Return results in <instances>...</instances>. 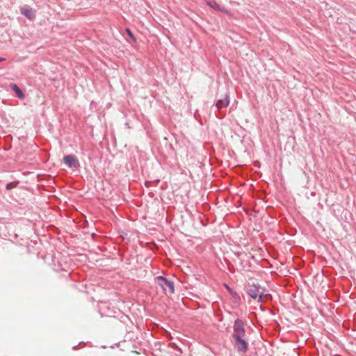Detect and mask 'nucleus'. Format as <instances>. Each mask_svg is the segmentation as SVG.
<instances>
[{"instance_id":"9","label":"nucleus","mask_w":356,"mask_h":356,"mask_svg":"<svg viewBox=\"0 0 356 356\" xmlns=\"http://www.w3.org/2000/svg\"><path fill=\"white\" fill-rule=\"evenodd\" d=\"M10 88L15 92L16 96L19 99H23L24 98V95L22 90L15 83H11Z\"/></svg>"},{"instance_id":"2","label":"nucleus","mask_w":356,"mask_h":356,"mask_svg":"<svg viewBox=\"0 0 356 356\" xmlns=\"http://www.w3.org/2000/svg\"><path fill=\"white\" fill-rule=\"evenodd\" d=\"M245 324L244 321L241 318H236L233 325V333L232 334V339L238 338H245Z\"/></svg>"},{"instance_id":"7","label":"nucleus","mask_w":356,"mask_h":356,"mask_svg":"<svg viewBox=\"0 0 356 356\" xmlns=\"http://www.w3.org/2000/svg\"><path fill=\"white\" fill-rule=\"evenodd\" d=\"M229 104V97L225 94L222 99H218L216 103V108L220 111L222 108H226Z\"/></svg>"},{"instance_id":"3","label":"nucleus","mask_w":356,"mask_h":356,"mask_svg":"<svg viewBox=\"0 0 356 356\" xmlns=\"http://www.w3.org/2000/svg\"><path fill=\"white\" fill-rule=\"evenodd\" d=\"M156 283L162 289L165 294H172L175 291L173 282L163 276H158L156 278Z\"/></svg>"},{"instance_id":"1","label":"nucleus","mask_w":356,"mask_h":356,"mask_svg":"<svg viewBox=\"0 0 356 356\" xmlns=\"http://www.w3.org/2000/svg\"><path fill=\"white\" fill-rule=\"evenodd\" d=\"M246 292L252 299L257 300L258 302H263L265 296H267L266 290L259 284L248 283Z\"/></svg>"},{"instance_id":"4","label":"nucleus","mask_w":356,"mask_h":356,"mask_svg":"<svg viewBox=\"0 0 356 356\" xmlns=\"http://www.w3.org/2000/svg\"><path fill=\"white\" fill-rule=\"evenodd\" d=\"M231 342L235 350L240 355H244L248 352L249 343L247 339V337H245V338L241 337L235 339H231Z\"/></svg>"},{"instance_id":"11","label":"nucleus","mask_w":356,"mask_h":356,"mask_svg":"<svg viewBox=\"0 0 356 356\" xmlns=\"http://www.w3.org/2000/svg\"><path fill=\"white\" fill-rule=\"evenodd\" d=\"M10 184H8L6 185V188L7 189H10Z\"/></svg>"},{"instance_id":"10","label":"nucleus","mask_w":356,"mask_h":356,"mask_svg":"<svg viewBox=\"0 0 356 356\" xmlns=\"http://www.w3.org/2000/svg\"><path fill=\"white\" fill-rule=\"evenodd\" d=\"M125 31L127 33V35H129V37L131 39V40L135 42L136 38H134V35L132 33V32L131 31V30L129 29H126Z\"/></svg>"},{"instance_id":"6","label":"nucleus","mask_w":356,"mask_h":356,"mask_svg":"<svg viewBox=\"0 0 356 356\" xmlns=\"http://www.w3.org/2000/svg\"><path fill=\"white\" fill-rule=\"evenodd\" d=\"M21 14L29 19H34L35 18V11L29 6H24L21 8Z\"/></svg>"},{"instance_id":"12","label":"nucleus","mask_w":356,"mask_h":356,"mask_svg":"<svg viewBox=\"0 0 356 356\" xmlns=\"http://www.w3.org/2000/svg\"><path fill=\"white\" fill-rule=\"evenodd\" d=\"M4 60H5V58H2V57H1V56H0V62L3 61Z\"/></svg>"},{"instance_id":"5","label":"nucleus","mask_w":356,"mask_h":356,"mask_svg":"<svg viewBox=\"0 0 356 356\" xmlns=\"http://www.w3.org/2000/svg\"><path fill=\"white\" fill-rule=\"evenodd\" d=\"M63 163L70 168H77L80 166V163L78 159L74 154L65 155L63 157Z\"/></svg>"},{"instance_id":"8","label":"nucleus","mask_w":356,"mask_h":356,"mask_svg":"<svg viewBox=\"0 0 356 356\" xmlns=\"http://www.w3.org/2000/svg\"><path fill=\"white\" fill-rule=\"evenodd\" d=\"M206 3L207 6H210L211 8L216 10H219L225 13H229L225 8L220 6L219 4L217 3V2L215 0H207L206 1Z\"/></svg>"}]
</instances>
